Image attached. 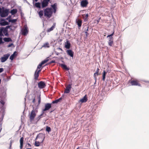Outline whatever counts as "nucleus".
<instances>
[{
	"mask_svg": "<svg viewBox=\"0 0 149 149\" xmlns=\"http://www.w3.org/2000/svg\"><path fill=\"white\" fill-rule=\"evenodd\" d=\"M38 112V110L36 109H34V107L33 108V109L31 111L30 114L29 115V118L31 122L32 121L36 116V113Z\"/></svg>",
	"mask_w": 149,
	"mask_h": 149,
	"instance_id": "f257e3e1",
	"label": "nucleus"
},
{
	"mask_svg": "<svg viewBox=\"0 0 149 149\" xmlns=\"http://www.w3.org/2000/svg\"><path fill=\"white\" fill-rule=\"evenodd\" d=\"M1 8L0 7V15L2 17H6L10 13L9 9H6L5 10L2 11Z\"/></svg>",
	"mask_w": 149,
	"mask_h": 149,
	"instance_id": "f03ea898",
	"label": "nucleus"
},
{
	"mask_svg": "<svg viewBox=\"0 0 149 149\" xmlns=\"http://www.w3.org/2000/svg\"><path fill=\"white\" fill-rule=\"evenodd\" d=\"M52 14V12L50 8H47L44 10V16L50 18Z\"/></svg>",
	"mask_w": 149,
	"mask_h": 149,
	"instance_id": "7ed1b4c3",
	"label": "nucleus"
},
{
	"mask_svg": "<svg viewBox=\"0 0 149 149\" xmlns=\"http://www.w3.org/2000/svg\"><path fill=\"white\" fill-rule=\"evenodd\" d=\"M10 56V54L9 53L3 55V56L1 57L0 58L1 62L2 63L5 62L8 58Z\"/></svg>",
	"mask_w": 149,
	"mask_h": 149,
	"instance_id": "20e7f679",
	"label": "nucleus"
},
{
	"mask_svg": "<svg viewBox=\"0 0 149 149\" xmlns=\"http://www.w3.org/2000/svg\"><path fill=\"white\" fill-rule=\"evenodd\" d=\"M21 32L22 34L24 36H25L28 33V31L27 26L26 25L24 26L23 28L21 30Z\"/></svg>",
	"mask_w": 149,
	"mask_h": 149,
	"instance_id": "39448f33",
	"label": "nucleus"
},
{
	"mask_svg": "<svg viewBox=\"0 0 149 149\" xmlns=\"http://www.w3.org/2000/svg\"><path fill=\"white\" fill-rule=\"evenodd\" d=\"M52 103H47L45 104V108L43 109L42 111L44 112L45 111L48 110L52 107Z\"/></svg>",
	"mask_w": 149,
	"mask_h": 149,
	"instance_id": "423d86ee",
	"label": "nucleus"
},
{
	"mask_svg": "<svg viewBox=\"0 0 149 149\" xmlns=\"http://www.w3.org/2000/svg\"><path fill=\"white\" fill-rule=\"evenodd\" d=\"M38 86L40 89H42L45 87L46 85L44 82L41 81L38 83Z\"/></svg>",
	"mask_w": 149,
	"mask_h": 149,
	"instance_id": "0eeeda50",
	"label": "nucleus"
},
{
	"mask_svg": "<svg viewBox=\"0 0 149 149\" xmlns=\"http://www.w3.org/2000/svg\"><path fill=\"white\" fill-rule=\"evenodd\" d=\"M50 0H43L42 2V8L46 7L47 6Z\"/></svg>",
	"mask_w": 149,
	"mask_h": 149,
	"instance_id": "6e6552de",
	"label": "nucleus"
},
{
	"mask_svg": "<svg viewBox=\"0 0 149 149\" xmlns=\"http://www.w3.org/2000/svg\"><path fill=\"white\" fill-rule=\"evenodd\" d=\"M9 23L8 22L6 21L5 19H1L0 21V25L1 26H5L8 25Z\"/></svg>",
	"mask_w": 149,
	"mask_h": 149,
	"instance_id": "1a4fd4ad",
	"label": "nucleus"
},
{
	"mask_svg": "<svg viewBox=\"0 0 149 149\" xmlns=\"http://www.w3.org/2000/svg\"><path fill=\"white\" fill-rule=\"evenodd\" d=\"M41 71V69L39 70H38L37 69L35 71L34 75V79L35 80H37L38 79V77L39 75L40 72Z\"/></svg>",
	"mask_w": 149,
	"mask_h": 149,
	"instance_id": "9d476101",
	"label": "nucleus"
},
{
	"mask_svg": "<svg viewBox=\"0 0 149 149\" xmlns=\"http://www.w3.org/2000/svg\"><path fill=\"white\" fill-rule=\"evenodd\" d=\"M72 84H70L66 86V89L65 90L64 93H70L71 87Z\"/></svg>",
	"mask_w": 149,
	"mask_h": 149,
	"instance_id": "9b49d317",
	"label": "nucleus"
},
{
	"mask_svg": "<svg viewBox=\"0 0 149 149\" xmlns=\"http://www.w3.org/2000/svg\"><path fill=\"white\" fill-rule=\"evenodd\" d=\"M88 3L87 0H82L81 2V5L82 7H86Z\"/></svg>",
	"mask_w": 149,
	"mask_h": 149,
	"instance_id": "f8f14e48",
	"label": "nucleus"
},
{
	"mask_svg": "<svg viewBox=\"0 0 149 149\" xmlns=\"http://www.w3.org/2000/svg\"><path fill=\"white\" fill-rule=\"evenodd\" d=\"M67 54L71 57L73 58L74 56V52L71 49H68L66 51Z\"/></svg>",
	"mask_w": 149,
	"mask_h": 149,
	"instance_id": "ddd939ff",
	"label": "nucleus"
},
{
	"mask_svg": "<svg viewBox=\"0 0 149 149\" xmlns=\"http://www.w3.org/2000/svg\"><path fill=\"white\" fill-rule=\"evenodd\" d=\"M130 83L132 86H141V84L138 83L136 81L132 80L131 81H129Z\"/></svg>",
	"mask_w": 149,
	"mask_h": 149,
	"instance_id": "4468645a",
	"label": "nucleus"
},
{
	"mask_svg": "<svg viewBox=\"0 0 149 149\" xmlns=\"http://www.w3.org/2000/svg\"><path fill=\"white\" fill-rule=\"evenodd\" d=\"M99 69L98 68H97L95 72V73L94 74L93 77L95 80V82L94 83L95 84L96 82L97 77L96 76H98L99 74Z\"/></svg>",
	"mask_w": 149,
	"mask_h": 149,
	"instance_id": "2eb2a0df",
	"label": "nucleus"
},
{
	"mask_svg": "<svg viewBox=\"0 0 149 149\" xmlns=\"http://www.w3.org/2000/svg\"><path fill=\"white\" fill-rule=\"evenodd\" d=\"M46 116V114L44 112L42 111V113L40 115H39L38 117L36 118V120H37V121H38L41 118L45 117Z\"/></svg>",
	"mask_w": 149,
	"mask_h": 149,
	"instance_id": "dca6fc26",
	"label": "nucleus"
},
{
	"mask_svg": "<svg viewBox=\"0 0 149 149\" xmlns=\"http://www.w3.org/2000/svg\"><path fill=\"white\" fill-rule=\"evenodd\" d=\"M44 136L43 134H42V133H39L37 135L35 139L36 140L38 139H42V142L44 140V139H43Z\"/></svg>",
	"mask_w": 149,
	"mask_h": 149,
	"instance_id": "f3484780",
	"label": "nucleus"
},
{
	"mask_svg": "<svg viewBox=\"0 0 149 149\" xmlns=\"http://www.w3.org/2000/svg\"><path fill=\"white\" fill-rule=\"evenodd\" d=\"M70 43L68 40H67L65 43V47L67 49H69L70 47Z\"/></svg>",
	"mask_w": 149,
	"mask_h": 149,
	"instance_id": "a211bd4d",
	"label": "nucleus"
},
{
	"mask_svg": "<svg viewBox=\"0 0 149 149\" xmlns=\"http://www.w3.org/2000/svg\"><path fill=\"white\" fill-rule=\"evenodd\" d=\"M17 55V52H16L15 51L11 55L10 57V59L12 61L14 57L16 56Z\"/></svg>",
	"mask_w": 149,
	"mask_h": 149,
	"instance_id": "6ab92c4d",
	"label": "nucleus"
},
{
	"mask_svg": "<svg viewBox=\"0 0 149 149\" xmlns=\"http://www.w3.org/2000/svg\"><path fill=\"white\" fill-rule=\"evenodd\" d=\"M87 100V97L86 95L82 98L80 100V102L81 103H84L86 102Z\"/></svg>",
	"mask_w": 149,
	"mask_h": 149,
	"instance_id": "aec40b11",
	"label": "nucleus"
},
{
	"mask_svg": "<svg viewBox=\"0 0 149 149\" xmlns=\"http://www.w3.org/2000/svg\"><path fill=\"white\" fill-rule=\"evenodd\" d=\"M23 142H24V138L23 137H22L21 138L20 140V149H22L23 146Z\"/></svg>",
	"mask_w": 149,
	"mask_h": 149,
	"instance_id": "412c9836",
	"label": "nucleus"
},
{
	"mask_svg": "<svg viewBox=\"0 0 149 149\" xmlns=\"http://www.w3.org/2000/svg\"><path fill=\"white\" fill-rule=\"evenodd\" d=\"M2 28H3L2 29L3 32L5 35L6 36H8L9 35L8 32V30L6 29H4V27H2Z\"/></svg>",
	"mask_w": 149,
	"mask_h": 149,
	"instance_id": "4be33fe9",
	"label": "nucleus"
},
{
	"mask_svg": "<svg viewBox=\"0 0 149 149\" xmlns=\"http://www.w3.org/2000/svg\"><path fill=\"white\" fill-rule=\"evenodd\" d=\"M61 66L64 69L67 70H68L69 69L67 67L66 65L63 64H60Z\"/></svg>",
	"mask_w": 149,
	"mask_h": 149,
	"instance_id": "5701e85b",
	"label": "nucleus"
},
{
	"mask_svg": "<svg viewBox=\"0 0 149 149\" xmlns=\"http://www.w3.org/2000/svg\"><path fill=\"white\" fill-rule=\"evenodd\" d=\"M55 24L54 23L53 25L50 28L48 29L47 30V32H49L51 31H52L55 28Z\"/></svg>",
	"mask_w": 149,
	"mask_h": 149,
	"instance_id": "b1692460",
	"label": "nucleus"
},
{
	"mask_svg": "<svg viewBox=\"0 0 149 149\" xmlns=\"http://www.w3.org/2000/svg\"><path fill=\"white\" fill-rule=\"evenodd\" d=\"M17 12V10L16 9H13L11 10L10 13L13 15L15 14Z\"/></svg>",
	"mask_w": 149,
	"mask_h": 149,
	"instance_id": "393cba45",
	"label": "nucleus"
},
{
	"mask_svg": "<svg viewBox=\"0 0 149 149\" xmlns=\"http://www.w3.org/2000/svg\"><path fill=\"white\" fill-rule=\"evenodd\" d=\"M3 40L5 42H9L12 41V40L10 38H3Z\"/></svg>",
	"mask_w": 149,
	"mask_h": 149,
	"instance_id": "a878e982",
	"label": "nucleus"
},
{
	"mask_svg": "<svg viewBox=\"0 0 149 149\" xmlns=\"http://www.w3.org/2000/svg\"><path fill=\"white\" fill-rule=\"evenodd\" d=\"M113 39L109 38V40L108 42L109 45L110 46H112V45L113 43Z\"/></svg>",
	"mask_w": 149,
	"mask_h": 149,
	"instance_id": "bb28decb",
	"label": "nucleus"
},
{
	"mask_svg": "<svg viewBox=\"0 0 149 149\" xmlns=\"http://www.w3.org/2000/svg\"><path fill=\"white\" fill-rule=\"evenodd\" d=\"M107 72L105 70H104L102 73V79L103 81H104Z\"/></svg>",
	"mask_w": 149,
	"mask_h": 149,
	"instance_id": "cd10ccee",
	"label": "nucleus"
},
{
	"mask_svg": "<svg viewBox=\"0 0 149 149\" xmlns=\"http://www.w3.org/2000/svg\"><path fill=\"white\" fill-rule=\"evenodd\" d=\"M77 23L79 27H81V26L82 24V21L81 20L79 19L77 20Z\"/></svg>",
	"mask_w": 149,
	"mask_h": 149,
	"instance_id": "c85d7f7f",
	"label": "nucleus"
},
{
	"mask_svg": "<svg viewBox=\"0 0 149 149\" xmlns=\"http://www.w3.org/2000/svg\"><path fill=\"white\" fill-rule=\"evenodd\" d=\"M35 6L37 8H41L40 3L39 2H37L35 3Z\"/></svg>",
	"mask_w": 149,
	"mask_h": 149,
	"instance_id": "c756f323",
	"label": "nucleus"
},
{
	"mask_svg": "<svg viewBox=\"0 0 149 149\" xmlns=\"http://www.w3.org/2000/svg\"><path fill=\"white\" fill-rule=\"evenodd\" d=\"M37 98L38 100V105H39L40 102H41V97H40V95H38L37 96Z\"/></svg>",
	"mask_w": 149,
	"mask_h": 149,
	"instance_id": "7c9ffc66",
	"label": "nucleus"
},
{
	"mask_svg": "<svg viewBox=\"0 0 149 149\" xmlns=\"http://www.w3.org/2000/svg\"><path fill=\"white\" fill-rule=\"evenodd\" d=\"M49 61V59H48V58H47L46 59H45L43 61H42L41 63L43 65L46 62H47Z\"/></svg>",
	"mask_w": 149,
	"mask_h": 149,
	"instance_id": "2f4dec72",
	"label": "nucleus"
},
{
	"mask_svg": "<svg viewBox=\"0 0 149 149\" xmlns=\"http://www.w3.org/2000/svg\"><path fill=\"white\" fill-rule=\"evenodd\" d=\"M43 12L42 10H40L38 12V14L40 17H41L43 15Z\"/></svg>",
	"mask_w": 149,
	"mask_h": 149,
	"instance_id": "473e14b6",
	"label": "nucleus"
},
{
	"mask_svg": "<svg viewBox=\"0 0 149 149\" xmlns=\"http://www.w3.org/2000/svg\"><path fill=\"white\" fill-rule=\"evenodd\" d=\"M17 21V19H10L8 20V22H11L12 23H14L15 22Z\"/></svg>",
	"mask_w": 149,
	"mask_h": 149,
	"instance_id": "72a5a7b5",
	"label": "nucleus"
},
{
	"mask_svg": "<svg viewBox=\"0 0 149 149\" xmlns=\"http://www.w3.org/2000/svg\"><path fill=\"white\" fill-rule=\"evenodd\" d=\"M46 130L48 132L51 131V128L48 126H47L46 127Z\"/></svg>",
	"mask_w": 149,
	"mask_h": 149,
	"instance_id": "f704fd0d",
	"label": "nucleus"
},
{
	"mask_svg": "<svg viewBox=\"0 0 149 149\" xmlns=\"http://www.w3.org/2000/svg\"><path fill=\"white\" fill-rule=\"evenodd\" d=\"M42 46L45 47H49V44L48 42L44 44Z\"/></svg>",
	"mask_w": 149,
	"mask_h": 149,
	"instance_id": "c9c22d12",
	"label": "nucleus"
},
{
	"mask_svg": "<svg viewBox=\"0 0 149 149\" xmlns=\"http://www.w3.org/2000/svg\"><path fill=\"white\" fill-rule=\"evenodd\" d=\"M114 33V32H113L111 34L108 35L107 36V38L109 37V38L113 39L112 36L113 35Z\"/></svg>",
	"mask_w": 149,
	"mask_h": 149,
	"instance_id": "e433bc0d",
	"label": "nucleus"
},
{
	"mask_svg": "<svg viewBox=\"0 0 149 149\" xmlns=\"http://www.w3.org/2000/svg\"><path fill=\"white\" fill-rule=\"evenodd\" d=\"M40 145V143L39 141H36L35 143V146H39Z\"/></svg>",
	"mask_w": 149,
	"mask_h": 149,
	"instance_id": "4c0bfd02",
	"label": "nucleus"
},
{
	"mask_svg": "<svg viewBox=\"0 0 149 149\" xmlns=\"http://www.w3.org/2000/svg\"><path fill=\"white\" fill-rule=\"evenodd\" d=\"M3 28H2V27L0 29V36H3Z\"/></svg>",
	"mask_w": 149,
	"mask_h": 149,
	"instance_id": "58836bf2",
	"label": "nucleus"
},
{
	"mask_svg": "<svg viewBox=\"0 0 149 149\" xmlns=\"http://www.w3.org/2000/svg\"><path fill=\"white\" fill-rule=\"evenodd\" d=\"M56 6L57 4L56 3H54L53 5H52V8L54 9H55L56 8Z\"/></svg>",
	"mask_w": 149,
	"mask_h": 149,
	"instance_id": "ea45409f",
	"label": "nucleus"
},
{
	"mask_svg": "<svg viewBox=\"0 0 149 149\" xmlns=\"http://www.w3.org/2000/svg\"><path fill=\"white\" fill-rule=\"evenodd\" d=\"M58 100L57 99L56 100L54 101H53L52 102V104H56L57 103L59 102L58 101Z\"/></svg>",
	"mask_w": 149,
	"mask_h": 149,
	"instance_id": "a19ab883",
	"label": "nucleus"
},
{
	"mask_svg": "<svg viewBox=\"0 0 149 149\" xmlns=\"http://www.w3.org/2000/svg\"><path fill=\"white\" fill-rule=\"evenodd\" d=\"M42 64L40 63V64H39L38 66L37 69L38 70V69H40V68L41 67H42Z\"/></svg>",
	"mask_w": 149,
	"mask_h": 149,
	"instance_id": "79ce46f5",
	"label": "nucleus"
},
{
	"mask_svg": "<svg viewBox=\"0 0 149 149\" xmlns=\"http://www.w3.org/2000/svg\"><path fill=\"white\" fill-rule=\"evenodd\" d=\"M4 42L2 41V38L1 37H0V44H3Z\"/></svg>",
	"mask_w": 149,
	"mask_h": 149,
	"instance_id": "37998d69",
	"label": "nucleus"
},
{
	"mask_svg": "<svg viewBox=\"0 0 149 149\" xmlns=\"http://www.w3.org/2000/svg\"><path fill=\"white\" fill-rule=\"evenodd\" d=\"M11 27V25H8V26H6V27L5 28H4V29H6L8 30V29H9V28H10V27Z\"/></svg>",
	"mask_w": 149,
	"mask_h": 149,
	"instance_id": "c03bdc74",
	"label": "nucleus"
},
{
	"mask_svg": "<svg viewBox=\"0 0 149 149\" xmlns=\"http://www.w3.org/2000/svg\"><path fill=\"white\" fill-rule=\"evenodd\" d=\"M0 102L1 104H2L3 105H4V104H5V102L3 100H1L0 101Z\"/></svg>",
	"mask_w": 149,
	"mask_h": 149,
	"instance_id": "a18cd8bd",
	"label": "nucleus"
},
{
	"mask_svg": "<svg viewBox=\"0 0 149 149\" xmlns=\"http://www.w3.org/2000/svg\"><path fill=\"white\" fill-rule=\"evenodd\" d=\"M11 15H9L8 17L6 18V19L8 20L9 19H10L11 18Z\"/></svg>",
	"mask_w": 149,
	"mask_h": 149,
	"instance_id": "49530a36",
	"label": "nucleus"
},
{
	"mask_svg": "<svg viewBox=\"0 0 149 149\" xmlns=\"http://www.w3.org/2000/svg\"><path fill=\"white\" fill-rule=\"evenodd\" d=\"M13 44L12 43H11L10 44L8 45V47H11L12 46V45H13Z\"/></svg>",
	"mask_w": 149,
	"mask_h": 149,
	"instance_id": "de8ad7c7",
	"label": "nucleus"
},
{
	"mask_svg": "<svg viewBox=\"0 0 149 149\" xmlns=\"http://www.w3.org/2000/svg\"><path fill=\"white\" fill-rule=\"evenodd\" d=\"M3 69L1 68H0V73L3 72Z\"/></svg>",
	"mask_w": 149,
	"mask_h": 149,
	"instance_id": "09e8293b",
	"label": "nucleus"
},
{
	"mask_svg": "<svg viewBox=\"0 0 149 149\" xmlns=\"http://www.w3.org/2000/svg\"><path fill=\"white\" fill-rule=\"evenodd\" d=\"M62 97H60L59 99H58L57 100H58V101L60 102L62 100Z\"/></svg>",
	"mask_w": 149,
	"mask_h": 149,
	"instance_id": "8fccbe9b",
	"label": "nucleus"
},
{
	"mask_svg": "<svg viewBox=\"0 0 149 149\" xmlns=\"http://www.w3.org/2000/svg\"><path fill=\"white\" fill-rule=\"evenodd\" d=\"M55 63V61H54V60H52V61H51L49 62V63L50 64H51V63Z\"/></svg>",
	"mask_w": 149,
	"mask_h": 149,
	"instance_id": "3c124183",
	"label": "nucleus"
},
{
	"mask_svg": "<svg viewBox=\"0 0 149 149\" xmlns=\"http://www.w3.org/2000/svg\"><path fill=\"white\" fill-rule=\"evenodd\" d=\"M85 33H86V36L87 37L88 35V33L87 32V31H86L85 32Z\"/></svg>",
	"mask_w": 149,
	"mask_h": 149,
	"instance_id": "603ef678",
	"label": "nucleus"
},
{
	"mask_svg": "<svg viewBox=\"0 0 149 149\" xmlns=\"http://www.w3.org/2000/svg\"><path fill=\"white\" fill-rule=\"evenodd\" d=\"M1 9L2 10V11H3V10H5L6 8H5L4 7H2V8H1Z\"/></svg>",
	"mask_w": 149,
	"mask_h": 149,
	"instance_id": "864d4df0",
	"label": "nucleus"
},
{
	"mask_svg": "<svg viewBox=\"0 0 149 149\" xmlns=\"http://www.w3.org/2000/svg\"><path fill=\"white\" fill-rule=\"evenodd\" d=\"M32 102H33V103H35V98H34L33 99V101H32Z\"/></svg>",
	"mask_w": 149,
	"mask_h": 149,
	"instance_id": "5fc2aeb1",
	"label": "nucleus"
},
{
	"mask_svg": "<svg viewBox=\"0 0 149 149\" xmlns=\"http://www.w3.org/2000/svg\"><path fill=\"white\" fill-rule=\"evenodd\" d=\"M55 53H56V55H59V53L56 52V51H55Z\"/></svg>",
	"mask_w": 149,
	"mask_h": 149,
	"instance_id": "6e6d98bb",
	"label": "nucleus"
},
{
	"mask_svg": "<svg viewBox=\"0 0 149 149\" xmlns=\"http://www.w3.org/2000/svg\"><path fill=\"white\" fill-rule=\"evenodd\" d=\"M58 49L59 50H61V51H63V50H62V49L61 48L58 47V49Z\"/></svg>",
	"mask_w": 149,
	"mask_h": 149,
	"instance_id": "4d7b16f0",
	"label": "nucleus"
},
{
	"mask_svg": "<svg viewBox=\"0 0 149 149\" xmlns=\"http://www.w3.org/2000/svg\"><path fill=\"white\" fill-rule=\"evenodd\" d=\"M11 145H12V143H11V142L10 143V147H9V148L10 149H11Z\"/></svg>",
	"mask_w": 149,
	"mask_h": 149,
	"instance_id": "13d9d810",
	"label": "nucleus"
},
{
	"mask_svg": "<svg viewBox=\"0 0 149 149\" xmlns=\"http://www.w3.org/2000/svg\"><path fill=\"white\" fill-rule=\"evenodd\" d=\"M27 145L29 146L30 147H31V144L29 143H27Z\"/></svg>",
	"mask_w": 149,
	"mask_h": 149,
	"instance_id": "bf43d9fd",
	"label": "nucleus"
},
{
	"mask_svg": "<svg viewBox=\"0 0 149 149\" xmlns=\"http://www.w3.org/2000/svg\"><path fill=\"white\" fill-rule=\"evenodd\" d=\"M24 1L26 2L27 3L29 4V3L26 0H24Z\"/></svg>",
	"mask_w": 149,
	"mask_h": 149,
	"instance_id": "052dcab7",
	"label": "nucleus"
},
{
	"mask_svg": "<svg viewBox=\"0 0 149 149\" xmlns=\"http://www.w3.org/2000/svg\"><path fill=\"white\" fill-rule=\"evenodd\" d=\"M54 10V12L55 13L56 10V8L53 9Z\"/></svg>",
	"mask_w": 149,
	"mask_h": 149,
	"instance_id": "680f3d73",
	"label": "nucleus"
},
{
	"mask_svg": "<svg viewBox=\"0 0 149 149\" xmlns=\"http://www.w3.org/2000/svg\"><path fill=\"white\" fill-rule=\"evenodd\" d=\"M8 78V80H9L10 79V77H7Z\"/></svg>",
	"mask_w": 149,
	"mask_h": 149,
	"instance_id": "e2e57ef3",
	"label": "nucleus"
},
{
	"mask_svg": "<svg viewBox=\"0 0 149 149\" xmlns=\"http://www.w3.org/2000/svg\"><path fill=\"white\" fill-rule=\"evenodd\" d=\"M88 27H87V29L86 30V31H87H87H88Z\"/></svg>",
	"mask_w": 149,
	"mask_h": 149,
	"instance_id": "0e129e2a",
	"label": "nucleus"
},
{
	"mask_svg": "<svg viewBox=\"0 0 149 149\" xmlns=\"http://www.w3.org/2000/svg\"><path fill=\"white\" fill-rule=\"evenodd\" d=\"M9 29H10L11 30H12V28H11V27H10V28H9Z\"/></svg>",
	"mask_w": 149,
	"mask_h": 149,
	"instance_id": "69168bd1",
	"label": "nucleus"
},
{
	"mask_svg": "<svg viewBox=\"0 0 149 149\" xmlns=\"http://www.w3.org/2000/svg\"><path fill=\"white\" fill-rule=\"evenodd\" d=\"M86 17H88V14H87L86 15Z\"/></svg>",
	"mask_w": 149,
	"mask_h": 149,
	"instance_id": "338daca9",
	"label": "nucleus"
},
{
	"mask_svg": "<svg viewBox=\"0 0 149 149\" xmlns=\"http://www.w3.org/2000/svg\"><path fill=\"white\" fill-rule=\"evenodd\" d=\"M26 149H32V148H26Z\"/></svg>",
	"mask_w": 149,
	"mask_h": 149,
	"instance_id": "774afa93",
	"label": "nucleus"
}]
</instances>
